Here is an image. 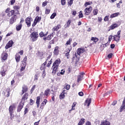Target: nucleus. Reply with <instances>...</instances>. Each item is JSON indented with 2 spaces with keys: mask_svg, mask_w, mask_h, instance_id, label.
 Here are the masks:
<instances>
[{
  "mask_svg": "<svg viewBox=\"0 0 125 125\" xmlns=\"http://www.w3.org/2000/svg\"><path fill=\"white\" fill-rule=\"evenodd\" d=\"M61 62V61H60V59H58L54 62L52 67V69H53L52 74H56V72H57V69H58V67H59V64H60Z\"/></svg>",
  "mask_w": 125,
  "mask_h": 125,
  "instance_id": "f257e3e1",
  "label": "nucleus"
},
{
  "mask_svg": "<svg viewBox=\"0 0 125 125\" xmlns=\"http://www.w3.org/2000/svg\"><path fill=\"white\" fill-rule=\"evenodd\" d=\"M30 38L32 42H36V41H37L39 38V34H38V32H34L32 33L30 35Z\"/></svg>",
  "mask_w": 125,
  "mask_h": 125,
  "instance_id": "f03ea898",
  "label": "nucleus"
},
{
  "mask_svg": "<svg viewBox=\"0 0 125 125\" xmlns=\"http://www.w3.org/2000/svg\"><path fill=\"white\" fill-rule=\"evenodd\" d=\"M7 71V66L3 65L1 68V70L0 72V74L1 75L2 77H4L5 76V72Z\"/></svg>",
  "mask_w": 125,
  "mask_h": 125,
  "instance_id": "7ed1b4c3",
  "label": "nucleus"
},
{
  "mask_svg": "<svg viewBox=\"0 0 125 125\" xmlns=\"http://www.w3.org/2000/svg\"><path fill=\"white\" fill-rule=\"evenodd\" d=\"M15 109V107L13 105H10L9 108V113L11 117V120H12V118H13V116L12 115V114H13V111Z\"/></svg>",
  "mask_w": 125,
  "mask_h": 125,
  "instance_id": "20e7f679",
  "label": "nucleus"
},
{
  "mask_svg": "<svg viewBox=\"0 0 125 125\" xmlns=\"http://www.w3.org/2000/svg\"><path fill=\"white\" fill-rule=\"evenodd\" d=\"M92 10V7L90 6L89 8H86L84 9V12L85 15H89L90 12H91Z\"/></svg>",
  "mask_w": 125,
  "mask_h": 125,
  "instance_id": "39448f33",
  "label": "nucleus"
},
{
  "mask_svg": "<svg viewBox=\"0 0 125 125\" xmlns=\"http://www.w3.org/2000/svg\"><path fill=\"white\" fill-rule=\"evenodd\" d=\"M13 43H14L13 41H12V40L10 41L6 45L5 48L6 49H8V48L11 47V46L13 45Z\"/></svg>",
  "mask_w": 125,
  "mask_h": 125,
  "instance_id": "423d86ee",
  "label": "nucleus"
},
{
  "mask_svg": "<svg viewBox=\"0 0 125 125\" xmlns=\"http://www.w3.org/2000/svg\"><path fill=\"white\" fill-rule=\"evenodd\" d=\"M84 75V73L82 72L80 73V75H78L77 79V82L80 83L81 81L83 80V75Z\"/></svg>",
  "mask_w": 125,
  "mask_h": 125,
  "instance_id": "0eeeda50",
  "label": "nucleus"
},
{
  "mask_svg": "<svg viewBox=\"0 0 125 125\" xmlns=\"http://www.w3.org/2000/svg\"><path fill=\"white\" fill-rule=\"evenodd\" d=\"M90 103H91V98H87L85 102L84 105L87 106L88 107L89 106V105H90Z\"/></svg>",
  "mask_w": 125,
  "mask_h": 125,
  "instance_id": "6e6552de",
  "label": "nucleus"
},
{
  "mask_svg": "<svg viewBox=\"0 0 125 125\" xmlns=\"http://www.w3.org/2000/svg\"><path fill=\"white\" fill-rule=\"evenodd\" d=\"M85 52V50L83 48H80L77 49V53L78 55H81L82 53H83V52Z\"/></svg>",
  "mask_w": 125,
  "mask_h": 125,
  "instance_id": "1a4fd4ad",
  "label": "nucleus"
},
{
  "mask_svg": "<svg viewBox=\"0 0 125 125\" xmlns=\"http://www.w3.org/2000/svg\"><path fill=\"white\" fill-rule=\"evenodd\" d=\"M16 19H17V16L15 15L13 16L12 18H11L10 20V23L13 24V23L16 21Z\"/></svg>",
  "mask_w": 125,
  "mask_h": 125,
  "instance_id": "9d476101",
  "label": "nucleus"
},
{
  "mask_svg": "<svg viewBox=\"0 0 125 125\" xmlns=\"http://www.w3.org/2000/svg\"><path fill=\"white\" fill-rule=\"evenodd\" d=\"M66 94V90H63L62 93L60 95V99H64L65 98V94Z\"/></svg>",
  "mask_w": 125,
  "mask_h": 125,
  "instance_id": "9b49d317",
  "label": "nucleus"
},
{
  "mask_svg": "<svg viewBox=\"0 0 125 125\" xmlns=\"http://www.w3.org/2000/svg\"><path fill=\"white\" fill-rule=\"evenodd\" d=\"M70 51H71V49L69 48H67L65 50V56H66L67 58V59H69L70 58Z\"/></svg>",
  "mask_w": 125,
  "mask_h": 125,
  "instance_id": "f8f14e48",
  "label": "nucleus"
},
{
  "mask_svg": "<svg viewBox=\"0 0 125 125\" xmlns=\"http://www.w3.org/2000/svg\"><path fill=\"white\" fill-rule=\"evenodd\" d=\"M124 109H125V100H124L123 102V104L120 107V112L122 113V112L124 111Z\"/></svg>",
  "mask_w": 125,
  "mask_h": 125,
  "instance_id": "ddd939ff",
  "label": "nucleus"
},
{
  "mask_svg": "<svg viewBox=\"0 0 125 125\" xmlns=\"http://www.w3.org/2000/svg\"><path fill=\"white\" fill-rule=\"evenodd\" d=\"M25 22L27 25V27H30L31 26V19L29 18H27L25 21Z\"/></svg>",
  "mask_w": 125,
  "mask_h": 125,
  "instance_id": "4468645a",
  "label": "nucleus"
},
{
  "mask_svg": "<svg viewBox=\"0 0 125 125\" xmlns=\"http://www.w3.org/2000/svg\"><path fill=\"white\" fill-rule=\"evenodd\" d=\"M119 15H121L119 12L114 13L110 15V18H115V17H118Z\"/></svg>",
  "mask_w": 125,
  "mask_h": 125,
  "instance_id": "2eb2a0df",
  "label": "nucleus"
},
{
  "mask_svg": "<svg viewBox=\"0 0 125 125\" xmlns=\"http://www.w3.org/2000/svg\"><path fill=\"white\" fill-rule=\"evenodd\" d=\"M21 56L19 55V54H16V55H15V59H16V62H17V63H18V62H19L20 61V58H21Z\"/></svg>",
  "mask_w": 125,
  "mask_h": 125,
  "instance_id": "dca6fc26",
  "label": "nucleus"
},
{
  "mask_svg": "<svg viewBox=\"0 0 125 125\" xmlns=\"http://www.w3.org/2000/svg\"><path fill=\"white\" fill-rule=\"evenodd\" d=\"M8 56V55L7 54V53H5L4 54H3L2 55V60H3L4 61L5 60H6V59H7V57Z\"/></svg>",
  "mask_w": 125,
  "mask_h": 125,
  "instance_id": "f3484780",
  "label": "nucleus"
},
{
  "mask_svg": "<svg viewBox=\"0 0 125 125\" xmlns=\"http://www.w3.org/2000/svg\"><path fill=\"white\" fill-rule=\"evenodd\" d=\"M58 48H59L58 46H56L55 48V49L54 51V54H55V55H57L59 53V51L58 50Z\"/></svg>",
  "mask_w": 125,
  "mask_h": 125,
  "instance_id": "a211bd4d",
  "label": "nucleus"
},
{
  "mask_svg": "<svg viewBox=\"0 0 125 125\" xmlns=\"http://www.w3.org/2000/svg\"><path fill=\"white\" fill-rule=\"evenodd\" d=\"M51 37H52V35H48L47 37L43 38V40L45 41H50V40H51Z\"/></svg>",
  "mask_w": 125,
  "mask_h": 125,
  "instance_id": "6ab92c4d",
  "label": "nucleus"
},
{
  "mask_svg": "<svg viewBox=\"0 0 125 125\" xmlns=\"http://www.w3.org/2000/svg\"><path fill=\"white\" fill-rule=\"evenodd\" d=\"M22 108H23V104L21 103L18 106V112H20L22 109Z\"/></svg>",
  "mask_w": 125,
  "mask_h": 125,
  "instance_id": "aec40b11",
  "label": "nucleus"
},
{
  "mask_svg": "<svg viewBox=\"0 0 125 125\" xmlns=\"http://www.w3.org/2000/svg\"><path fill=\"white\" fill-rule=\"evenodd\" d=\"M118 27V24L117 23H114L110 26V30H114L115 28H117Z\"/></svg>",
  "mask_w": 125,
  "mask_h": 125,
  "instance_id": "412c9836",
  "label": "nucleus"
},
{
  "mask_svg": "<svg viewBox=\"0 0 125 125\" xmlns=\"http://www.w3.org/2000/svg\"><path fill=\"white\" fill-rule=\"evenodd\" d=\"M85 120L83 118H82L80 120V121L78 123V125H83V124H84Z\"/></svg>",
  "mask_w": 125,
  "mask_h": 125,
  "instance_id": "4be33fe9",
  "label": "nucleus"
},
{
  "mask_svg": "<svg viewBox=\"0 0 125 125\" xmlns=\"http://www.w3.org/2000/svg\"><path fill=\"white\" fill-rule=\"evenodd\" d=\"M61 25H58L57 26H55L53 28V31H58V30H59V29L60 28Z\"/></svg>",
  "mask_w": 125,
  "mask_h": 125,
  "instance_id": "5701e85b",
  "label": "nucleus"
},
{
  "mask_svg": "<svg viewBox=\"0 0 125 125\" xmlns=\"http://www.w3.org/2000/svg\"><path fill=\"white\" fill-rule=\"evenodd\" d=\"M21 28H22V23H20V24L17 25V31H20L21 30Z\"/></svg>",
  "mask_w": 125,
  "mask_h": 125,
  "instance_id": "b1692460",
  "label": "nucleus"
},
{
  "mask_svg": "<svg viewBox=\"0 0 125 125\" xmlns=\"http://www.w3.org/2000/svg\"><path fill=\"white\" fill-rule=\"evenodd\" d=\"M10 89L9 88H7L6 91V93H7L6 97H9V95L10 94Z\"/></svg>",
  "mask_w": 125,
  "mask_h": 125,
  "instance_id": "393cba45",
  "label": "nucleus"
},
{
  "mask_svg": "<svg viewBox=\"0 0 125 125\" xmlns=\"http://www.w3.org/2000/svg\"><path fill=\"white\" fill-rule=\"evenodd\" d=\"M27 91H28V88L26 86H23L22 87V94L24 92H27Z\"/></svg>",
  "mask_w": 125,
  "mask_h": 125,
  "instance_id": "a878e982",
  "label": "nucleus"
},
{
  "mask_svg": "<svg viewBox=\"0 0 125 125\" xmlns=\"http://www.w3.org/2000/svg\"><path fill=\"white\" fill-rule=\"evenodd\" d=\"M28 99V93H25L22 98V100H27Z\"/></svg>",
  "mask_w": 125,
  "mask_h": 125,
  "instance_id": "bb28decb",
  "label": "nucleus"
},
{
  "mask_svg": "<svg viewBox=\"0 0 125 125\" xmlns=\"http://www.w3.org/2000/svg\"><path fill=\"white\" fill-rule=\"evenodd\" d=\"M120 39H121V36L115 35V37H114V41H115V42H120Z\"/></svg>",
  "mask_w": 125,
  "mask_h": 125,
  "instance_id": "cd10ccee",
  "label": "nucleus"
},
{
  "mask_svg": "<svg viewBox=\"0 0 125 125\" xmlns=\"http://www.w3.org/2000/svg\"><path fill=\"white\" fill-rule=\"evenodd\" d=\"M21 69L20 70V72H22V71H24L25 70V68L26 67V64L24 63V65L21 64Z\"/></svg>",
  "mask_w": 125,
  "mask_h": 125,
  "instance_id": "c85d7f7f",
  "label": "nucleus"
},
{
  "mask_svg": "<svg viewBox=\"0 0 125 125\" xmlns=\"http://www.w3.org/2000/svg\"><path fill=\"white\" fill-rule=\"evenodd\" d=\"M91 40L94 42H98L99 41V39L96 37H92Z\"/></svg>",
  "mask_w": 125,
  "mask_h": 125,
  "instance_id": "c756f323",
  "label": "nucleus"
},
{
  "mask_svg": "<svg viewBox=\"0 0 125 125\" xmlns=\"http://www.w3.org/2000/svg\"><path fill=\"white\" fill-rule=\"evenodd\" d=\"M100 125H110V122L108 121H104L102 122Z\"/></svg>",
  "mask_w": 125,
  "mask_h": 125,
  "instance_id": "7c9ffc66",
  "label": "nucleus"
},
{
  "mask_svg": "<svg viewBox=\"0 0 125 125\" xmlns=\"http://www.w3.org/2000/svg\"><path fill=\"white\" fill-rule=\"evenodd\" d=\"M41 19H42V18L39 16H37L35 18L34 21H36V22L38 23V22H40V21L41 20Z\"/></svg>",
  "mask_w": 125,
  "mask_h": 125,
  "instance_id": "2f4dec72",
  "label": "nucleus"
},
{
  "mask_svg": "<svg viewBox=\"0 0 125 125\" xmlns=\"http://www.w3.org/2000/svg\"><path fill=\"white\" fill-rule=\"evenodd\" d=\"M50 92V89H47V90H45L44 94V95H46V96H47L48 95V94Z\"/></svg>",
  "mask_w": 125,
  "mask_h": 125,
  "instance_id": "473e14b6",
  "label": "nucleus"
},
{
  "mask_svg": "<svg viewBox=\"0 0 125 125\" xmlns=\"http://www.w3.org/2000/svg\"><path fill=\"white\" fill-rule=\"evenodd\" d=\"M26 61H27V57H25L22 61V63L21 65H24V64H25L26 65L27 64V63H26Z\"/></svg>",
  "mask_w": 125,
  "mask_h": 125,
  "instance_id": "72a5a7b5",
  "label": "nucleus"
},
{
  "mask_svg": "<svg viewBox=\"0 0 125 125\" xmlns=\"http://www.w3.org/2000/svg\"><path fill=\"white\" fill-rule=\"evenodd\" d=\"M47 102V100H46V99L44 100V101L41 104V106L40 107V108H42V106H44V105H45V104H46V103Z\"/></svg>",
  "mask_w": 125,
  "mask_h": 125,
  "instance_id": "f704fd0d",
  "label": "nucleus"
},
{
  "mask_svg": "<svg viewBox=\"0 0 125 125\" xmlns=\"http://www.w3.org/2000/svg\"><path fill=\"white\" fill-rule=\"evenodd\" d=\"M38 56L42 58V56H43V52H39Z\"/></svg>",
  "mask_w": 125,
  "mask_h": 125,
  "instance_id": "c9c22d12",
  "label": "nucleus"
},
{
  "mask_svg": "<svg viewBox=\"0 0 125 125\" xmlns=\"http://www.w3.org/2000/svg\"><path fill=\"white\" fill-rule=\"evenodd\" d=\"M65 74V70L64 69H62L60 73H57V76H60V75H64Z\"/></svg>",
  "mask_w": 125,
  "mask_h": 125,
  "instance_id": "e433bc0d",
  "label": "nucleus"
},
{
  "mask_svg": "<svg viewBox=\"0 0 125 125\" xmlns=\"http://www.w3.org/2000/svg\"><path fill=\"white\" fill-rule=\"evenodd\" d=\"M40 100H41V97L39 96L37 97L36 100V104L37 105H40Z\"/></svg>",
  "mask_w": 125,
  "mask_h": 125,
  "instance_id": "4c0bfd02",
  "label": "nucleus"
},
{
  "mask_svg": "<svg viewBox=\"0 0 125 125\" xmlns=\"http://www.w3.org/2000/svg\"><path fill=\"white\" fill-rule=\"evenodd\" d=\"M71 41H72V38L69 39V40L67 41L65 45H70V44H71Z\"/></svg>",
  "mask_w": 125,
  "mask_h": 125,
  "instance_id": "58836bf2",
  "label": "nucleus"
},
{
  "mask_svg": "<svg viewBox=\"0 0 125 125\" xmlns=\"http://www.w3.org/2000/svg\"><path fill=\"white\" fill-rule=\"evenodd\" d=\"M98 13V9H94L93 11L94 15H97Z\"/></svg>",
  "mask_w": 125,
  "mask_h": 125,
  "instance_id": "ea45409f",
  "label": "nucleus"
},
{
  "mask_svg": "<svg viewBox=\"0 0 125 125\" xmlns=\"http://www.w3.org/2000/svg\"><path fill=\"white\" fill-rule=\"evenodd\" d=\"M70 25H71V20H69L67 21L66 24H65V26H66V27H70Z\"/></svg>",
  "mask_w": 125,
  "mask_h": 125,
  "instance_id": "a19ab883",
  "label": "nucleus"
},
{
  "mask_svg": "<svg viewBox=\"0 0 125 125\" xmlns=\"http://www.w3.org/2000/svg\"><path fill=\"white\" fill-rule=\"evenodd\" d=\"M55 16H56V13H53L50 17L51 19H54Z\"/></svg>",
  "mask_w": 125,
  "mask_h": 125,
  "instance_id": "79ce46f5",
  "label": "nucleus"
},
{
  "mask_svg": "<svg viewBox=\"0 0 125 125\" xmlns=\"http://www.w3.org/2000/svg\"><path fill=\"white\" fill-rule=\"evenodd\" d=\"M14 9H15V10H19V9H20V7H19V6L16 5L14 6Z\"/></svg>",
  "mask_w": 125,
  "mask_h": 125,
  "instance_id": "37998d69",
  "label": "nucleus"
},
{
  "mask_svg": "<svg viewBox=\"0 0 125 125\" xmlns=\"http://www.w3.org/2000/svg\"><path fill=\"white\" fill-rule=\"evenodd\" d=\"M83 12L81 11L79 13V18H83Z\"/></svg>",
  "mask_w": 125,
  "mask_h": 125,
  "instance_id": "c03bdc74",
  "label": "nucleus"
},
{
  "mask_svg": "<svg viewBox=\"0 0 125 125\" xmlns=\"http://www.w3.org/2000/svg\"><path fill=\"white\" fill-rule=\"evenodd\" d=\"M45 65H46V62H45L41 66L42 69H44V67H45Z\"/></svg>",
  "mask_w": 125,
  "mask_h": 125,
  "instance_id": "a18cd8bd",
  "label": "nucleus"
},
{
  "mask_svg": "<svg viewBox=\"0 0 125 125\" xmlns=\"http://www.w3.org/2000/svg\"><path fill=\"white\" fill-rule=\"evenodd\" d=\"M104 21H109V16H106L105 17V18H104Z\"/></svg>",
  "mask_w": 125,
  "mask_h": 125,
  "instance_id": "49530a36",
  "label": "nucleus"
},
{
  "mask_svg": "<svg viewBox=\"0 0 125 125\" xmlns=\"http://www.w3.org/2000/svg\"><path fill=\"white\" fill-rule=\"evenodd\" d=\"M52 60H51L50 61H48V62H49L47 64V67H48L49 68V67H50V64H51V63H52V61H51Z\"/></svg>",
  "mask_w": 125,
  "mask_h": 125,
  "instance_id": "de8ad7c7",
  "label": "nucleus"
},
{
  "mask_svg": "<svg viewBox=\"0 0 125 125\" xmlns=\"http://www.w3.org/2000/svg\"><path fill=\"white\" fill-rule=\"evenodd\" d=\"M61 3L62 5H65L66 4V0H62Z\"/></svg>",
  "mask_w": 125,
  "mask_h": 125,
  "instance_id": "09e8293b",
  "label": "nucleus"
},
{
  "mask_svg": "<svg viewBox=\"0 0 125 125\" xmlns=\"http://www.w3.org/2000/svg\"><path fill=\"white\" fill-rule=\"evenodd\" d=\"M47 5V2L46 1H44L42 3V6L43 7H44V6H46V5Z\"/></svg>",
  "mask_w": 125,
  "mask_h": 125,
  "instance_id": "8fccbe9b",
  "label": "nucleus"
},
{
  "mask_svg": "<svg viewBox=\"0 0 125 125\" xmlns=\"http://www.w3.org/2000/svg\"><path fill=\"white\" fill-rule=\"evenodd\" d=\"M51 57V54L49 55V56L47 57V59L46 60L45 62L47 63V62L48 61L49 59H50Z\"/></svg>",
  "mask_w": 125,
  "mask_h": 125,
  "instance_id": "3c124183",
  "label": "nucleus"
},
{
  "mask_svg": "<svg viewBox=\"0 0 125 125\" xmlns=\"http://www.w3.org/2000/svg\"><path fill=\"white\" fill-rule=\"evenodd\" d=\"M50 12V10L49 9H46L45 13L46 14H49Z\"/></svg>",
  "mask_w": 125,
  "mask_h": 125,
  "instance_id": "603ef678",
  "label": "nucleus"
},
{
  "mask_svg": "<svg viewBox=\"0 0 125 125\" xmlns=\"http://www.w3.org/2000/svg\"><path fill=\"white\" fill-rule=\"evenodd\" d=\"M73 0H70V1H69L68 2V5L71 6V5H72V4H73Z\"/></svg>",
  "mask_w": 125,
  "mask_h": 125,
  "instance_id": "864d4df0",
  "label": "nucleus"
},
{
  "mask_svg": "<svg viewBox=\"0 0 125 125\" xmlns=\"http://www.w3.org/2000/svg\"><path fill=\"white\" fill-rule=\"evenodd\" d=\"M64 88H66V89L67 90H69L70 89V85L69 84H67L66 86H65V87H64Z\"/></svg>",
  "mask_w": 125,
  "mask_h": 125,
  "instance_id": "5fc2aeb1",
  "label": "nucleus"
},
{
  "mask_svg": "<svg viewBox=\"0 0 125 125\" xmlns=\"http://www.w3.org/2000/svg\"><path fill=\"white\" fill-rule=\"evenodd\" d=\"M40 37L41 38H42V37H43L44 35V33L42 32H41L40 34H39Z\"/></svg>",
  "mask_w": 125,
  "mask_h": 125,
  "instance_id": "6e6d98bb",
  "label": "nucleus"
},
{
  "mask_svg": "<svg viewBox=\"0 0 125 125\" xmlns=\"http://www.w3.org/2000/svg\"><path fill=\"white\" fill-rule=\"evenodd\" d=\"M79 96H83V92H80L78 93Z\"/></svg>",
  "mask_w": 125,
  "mask_h": 125,
  "instance_id": "4d7b16f0",
  "label": "nucleus"
},
{
  "mask_svg": "<svg viewBox=\"0 0 125 125\" xmlns=\"http://www.w3.org/2000/svg\"><path fill=\"white\" fill-rule=\"evenodd\" d=\"M112 56H113V54L110 53L108 55L107 57L108 58H112Z\"/></svg>",
  "mask_w": 125,
  "mask_h": 125,
  "instance_id": "13d9d810",
  "label": "nucleus"
},
{
  "mask_svg": "<svg viewBox=\"0 0 125 125\" xmlns=\"http://www.w3.org/2000/svg\"><path fill=\"white\" fill-rule=\"evenodd\" d=\"M23 53H24V51L23 50H21L18 54H21V55H23Z\"/></svg>",
  "mask_w": 125,
  "mask_h": 125,
  "instance_id": "bf43d9fd",
  "label": "nucleus"
},
{
  "mask_svg": "<svg viewBox=\"0 0 125 125\" xmlns=\"http://www.w3.org/2000/svg\"><path fill=\"white\" fill-rule=\"evenodd\" d=\"M10 12L11 15H13L14 14V13H15V11L14 10H12Z\"/></svg>",
  "mask_w": 125,
  "mask_h": 125,
  "instance_id": "052dcab7",
  "label": "nucleus"
},
{
  "mask_svg": "<svg viewBox=\"0 0 125 125\" xmlns=\"http://www.w3.org/2000/svg\"><path fill=\"white\" fill-rule=\"evenodd\" d=\"M87 5H90V3L88 2H86L85 3V4H84V6H85V7H86V6H87Z\"/></svg>",
  "mask_w": 125,
  "mask_h": 125,
  "instance_id": "680f3d73",
  "label": "nucleus"
},
{
  "mask_svg": "<svg viewBox=\"0 0 125 125\" xmlns=\"http://www.w3.org/2000/svg\"><path fill=\"white\" fill-rule=\"evenodd\" d=\"M42 76L43 78H44V77H45V71H43Z\"/></svg>",
  "mask_w": 125,
  "mask_h": 125,
  "instance_id": "e2e57ef3",
  "label": "nucleus"
},
{
  "mask_svg": "<svg viewBox=\"0 0 125 125\" xmlns=\"http://www.w3.org/2000/svg\"><path fill=\"white\" fill-rule=\"evenodd\" d=\"M37 23L38 22L34 21L33 23L32 24V27H35L36 25H37Z\"/></svg>",
  "mask_w": 125,
  "mask_h": 125,
  "instance_id": "0e129e2a",
  "label": "nucleus"
},
{
  "mask_svg": "<svg viewBox=\"0 0 125 125\" xmlns=\"http://www.w3.org/2000/svg\"><path fill=\"white\" fill-rule=\"evenodd\" d=\"M30 105H32V104H34L35 103V101H33V100L30 99Z\"/></svg>",
  "mask_w": 125,
  "mask_h": 125,
  "instance_id": "69168bd1",
  "label": "nucleus"
},
{
  "mask_svg": "<svg viewBox=\"0 0 125 125\" xmlns=\"http://www.w3.org/2000/svg\"><path fill=\"white\" fill-rule=\"evenodd\" d=\"M85 125H91V123L89 121H87L86 122Z\"/></svg>",
  "mask_w": 125,
  "mask_h": 125,
  "instance_id": "338daca9",
  "label": "nucleus"
},
{
  "mask_svg": "<svg viewBox=\"0 0 125 125\" xmlns=\"http://www.w3.org/2000/svg\"><path fill=\"white\" fill-rule=\"evenodd\" d=\"M36 10L37 12H39V11H40V7L37 6L36 8Z\"/></svg>",
  "mask_w": 125,
  "mask_h": 125,
  "instance_id": "774afa93",
  "label": "nucleus"
}]
</instances>
